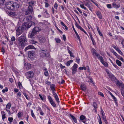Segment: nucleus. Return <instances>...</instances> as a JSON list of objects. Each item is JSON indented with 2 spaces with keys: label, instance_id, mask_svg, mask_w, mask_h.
Here are the masks:
<instances>
[{
  "label": "nucleus",
  "instance_id": "obj_1",
  "mask_svg": "<svg viewBox=\"0 0 124 124\" xmlns=\"http://www.w3.org/2000/svg\"><path fill=\"white\" fill-rule=\"evenodd\" d=\"M23 21L24 24H23L21 26H19V25L17 26V28L16 30L17 37L22 34L24 30H25L26 28H28L31 26L35 25L34 22H36V20L34 17L30 15L25 17Z\"/></svg>",
  "mask_w": 124,
  "mask_h": 124
},
{
  "label": "nucleus",
  "instance_id": "obj_2",
  "mask_svg": "<svg viewBox=\"0 0 124 124\" xmlns=\"http://www.w3.org/2000/svg\"><path fill=\"white\" fill-rule=\"evenodd\" d=\"M16 40L17 45L22 48L24 47L25 43L27 41L26 36L24 35H22L17 38Z\"/></svg>",
  "mask_w": 124,
  "mask_h": 124
},
{
  "label": "nucleus",
  "instance_id": "obj_3",
  "mask_svg": "<svg viewBox=\"0 0 124 124\" xmlns=\"http://www.w3.org/2000/svg\"><path fill=\"white\" fill-rule=\"evenodd\" d=\"M6 5L7 8L10 10H16L19 7V4L13 1L7 2Z\"/></svg>",
  "mask_w": 124,
  "mask_h": 124
},
{
  "label": "nucleus",
  "instance_id": "obj_4",
  "mask_svg": "<svg viewBox=\"0 0 124 124\" xmlns=\"http://www.w3.org/2000/svg\"><path fill=\"white\" fill-rule=\"evenodd\" d=\"M40 55L42 57H47L49 55L47 51L46 50H42L40 51Z\"/></svg>",
  "mask_w": 124,
  "mask_h": 124
},
{
  "label": "nucleus",
  "instance_id": "obj_5",
  "mask_svg": "<svg viewBox=\"0 0 124 124\" xmlns=\"http://www.w3.org/2000/svg\"><path fill=\"white\" fill-rule=\"evenodd\" d=\"M33 11V9L32 7L29 6L27 9L25 10V15H26L31 14Z\"/></svg>",
  "mask_w": 124,
  "mask_h": 124
},
{
  "label": "nucleus",
  "instance_id": "obj_6",
  "mask_svg": "<svg viewBox=\"0 0 124 124\" xmlns=\"http://www.w3.org/2000/svg\"><path fill=\"white\" fill-rule=\"evenodd\" d=\"M37 33L32 30L30 31L28 35V37L30 38L33 39L35 38Z\"/></svg>",
  "mask_w": 124,
  "mask_h": 124
},
{
  "label": "nucleus",
  "instance_id": "obj_7",
  "mask_svg": "<svg viewBox=\"0 0 124 124\" xmlns=\"http://www.w3.org/2000/svg\"><path fill=\"white\" fill-rule=\"evenodd\" d=\"M48 99L52 106L54 107H56V105L55 102L53 101L51 97L50 96H48Z\"/></svg>",
  "mask_w": 124,
  "mask_h": 124
},
{
  "label": "nucleus",
  "instance_id": "obj_8",
  "mask_svg": "<svg viewBox=\"0 0 124 124\" xmlns=\"http://www.w3.org/2000/svg\"><path fill=\"white\" fill-rule=\"evenodd\" d=\"M33 73L32 71H29L26 74V75L27 78H31L33 77Z\"/></svg>",
  "mask_w": 124,
  "mask_h": 124
},
{
  "label": "nucleus",
  "instance_id": "obj_9",
  "mask_svg": "<svg viewBox=\"0 0 124 124\" xmlns=\"http://www.w3.org/2000/svg\"><path fill=\"white\" fill-rule=\"evenodd\" d=\"M78 65L76 64H75L72 67V75H74L76 72L77 68V67Z\"/></svg>",
  "mask_w": 124,
  "mask_h": 124
},
{
  "label": "nucleus",
  "instance_id": "obj_10",
  "mask_svg": "<svg viewBox=\"0 0 124 124\" xmlns=\"http://www.w3.org/2000/svg\"><path fill=\"white\" fill-rule=\"evenodd\" d=\"M91 51L92 54L94 57L95 56H97L98 58H99V54H98L96 52V51L94 48H93L92 49Z\"/></svg>",
  "mask_w": 124,
  "mask_h": 124
},
{
  "label": "nucleus",
  "instance_id": "obj_11",
  "mask_svg": "<svg viewBox=\"0 0 124 124\" xmlns=\"http://www.w3.org/2000/svg\"><path fill=\"white\" fill-rule=\"evenodd\" d=\"M34 52L33 51H29L28 52V56L30 58H33L34 57Z\"/></svg>",
  "mask_w": 124,
  "mask_h": 124
},
{
  "label": "nucleus",
  "instance_id": "obj_12",
  "mask_svg": "<svg viewBox=\"0 0 124 124\" xmlns=\"http://www.w3.org/2000/svg\"><path fill=\"white\" fill-rule=\"evenodd\" d=\"M86 117L85 116L83 115H82L80 116V119L81 120H83V122L85 124H87V123H85V121H84L85 120V119Z\"/></svg>",
  "mask_w": 124,
  "mask_h": 124
},
{
  "label": "nucleus",
  "instance_id": "obj_13",
  "mask_svg": "<svg viewBox=\"0 0 124 124\" xmlns=\"http://www.w3.org/2000/svg\"><path fill=\"white\" fill-rule=\"evenodd\" d=\"M34 46L31 45H29L25 48L24 50L26 51L29 49H34Z\"/></svg>",
  "mask_w": 124,
  "mask_h": 124
},
{
  "label": "nucleus",
  "instance_id": "obj_14",
  "mask_svg": "<svg viewBox=\"0 0 124 124\" xmlns=\"http://www.w3.org/2000/svg\"><path fill=\"white\" fill-rule=\"evenodd\" d=\"M76 26L79 29H80V30L83 31L86 34H87V33L84 31V30L79 25L77 24H76Z\"/></svg>",
  "mask_w": 124,
  "mask_h": 124
},
{
  "label": "nucleus",
  "instance_id": "obj_15",
  "mask_svg": "<svg viewBox=\"0 0 124 124\" xmlns=\"http://www.w3.org/2000/svg\"><path fill=\"white\" fill-rule=\"evenodd\" d=\"M39 42L41 43H44L46 41V39L45 37H41L39 38Z\"/></svg>",
  "mask_w": 124,
  "mask_h": 124
},
{
  "label": "nucleus",
  "instance_id": "obj_16",
  "mask_svg": "<svg viewBox=\"0 0 124 124\" xmlns=\"http://www.w3.org/2000/svg\"><path fill=\"white\" fill-rule=\"evenodd\" d=\"M112 5L113 7L116 8H119L120 7V5L119 4H117L115 2H113L112 4Z\"/></svg>",
  "mask_w": 124,
  "mask_h": 124
},
{
  "label": "nucleus",
  "instance_id": "obj_17",
  "mask_svg": "<svg viewBox=\"0 0 124 124\" xmlns=\"http://www.w3.org/2000/svg\"><path fill=\"white\" fill-rule=\"evenodd\" d=\"M97 16L100 19L102 18V16L101 12L99 11H97L96 12Z\"/></svg>",
  "mask_w": 124,
  "mask_h": 124
},
{
  "label": "nucleus",
  "instance_id": "obj_18",
  "mask_svg": "<svg viewBox=\"0 0 124 124\" xmlns=\"http://www.w3.org/2000/svg\"><path fill=\"white\" fill-rule=\"evenodd\" d=\"M55 85L54 84H52L50 86V87L52 91V92H54L55 90Z\"/></svg>",
  "mask_w": 124,
  "mask_h": 124
},
{
  "label": "nucleus",
  "instance_id": "obj_19",
  "mask_svg": "<svg viewBox=\"0 0 124 124\" xmlns=\"http://www.w3.org/2000/svg\"><path fill=\"white\" fill-rule=\"evenodd\" d=\"M28 3L29 4V6H30L32 7V6H33L35 4V2L31 0Z\"/></svg>",
  "mask_w": 124,
  "mask_h": 124
},
{
  "label": "nucleus",
  "instance_id": "obj_20",
  "mask_svg": "<svg viewBox=\"0 0 124 124\" xmlns=\"http://www.w3.org/2000/svg\"><path fill=\"white\" fill-rule=\"evenodd\" d=\"M72 28L73 29L75 33L76 34V35L77 37L79 39V40L80 41V37L79 35H78V34L77 32V31H76V30H75L74 27V26L73 25L72 26Z\"/></svg>",
  "mask_w": 124,
  "mask_h": 124
},
{
  "label": "nucleus",
  "instance_id": "obj_21",
  "mask_svg": "<svg viewBox=\"0 0 124 124\" xmlns=\"http://www.w3.org/2000/svg\"><path fill=\"white\" fill-rule=\"evenodd\" d=\"M80 87L82 90L83 91H85L86 90V87L85 85L84 84L81 85Z\"/></svg>",
  "mask_w": 124,
  "mask_h": 124
},
{
  "label": "nucleus",
  "instance_id": "obj_22",
  "mask_svg": "<svg viewBox=\"0 0 124 124\" xmlns=\"http://www.w3.org/2000/svg\"><path fill=\"white\" fill-rule=\"evenodd\" d=\"M32 30L35 32L36 33L37 32H38L40 30L39 28L37 27H35Z\"/></svg>",
  "mask_w": 124,
  "mask_h": 124
},
{
  "label": "nucleus",
  "instance_id": "obj_23",
  "mask_svg": "<svg viewBox=\"0 0 124 124\" xmlns=\"http://www.w3.org/2000/svg\"><path fill=\"white\" fill-rule=\"evenodd\" d=\"M93 106L94 108V110H95V112H96V109L97 108V104L95 102H93Z\"/></svg>",
  "mask_w": 124,
  "mask_h": 124
},
{
  "label": "nucleus",
  "instance_id": "obj_24",
  "mask_svg": "<svg viewBox=\"0 0 124 124\" xmlns=\"http://www.w3.org/2000/svg\"><path fill=\"white\" fill-rule=\"evenodd\" d=\"M117 85L119 86L121 88L124 87V85L122 83H120L119 82H117Z\"/></svg>",
  "mask_w": 124,
  "mask_h": 124
},
{
  "label": "nucleus",
  "instance_id": "obj_25",
  "mask_svg": "<svg viewBox=\"0 0 124 124\" xmlns=\"http://www.w3.org/2000/svg\"><path fill=\"white\" fill-rule=\"evenodd\" d=\"M114 47L117 51H118L121 55H122L123 54L122 52L119 48L116 46Z\"/></svg>",
  "mask_w": 124,
  "mask_h": 124
},
{
  "label": "nucleus",
  "instance_id": "obj_26",
  "mask_svg": "<svg viewBox=\"0 0 124 124\" xmlns=\"http://www.w3.org/2000/svg\"><path fill=\"white\" fill-rule=\"evenodd\" d=\"M25 66L27 69L28 70L30 69L31 68V64L29 63H28Z\"/></svg>",
  "mask_w": 124,
  "mask_h": 124
},
{
  "label": "nucleus",
  "instance_id": "obj_27",
  "mask_svg": "<svg viewBox=\"0 0 124 124\" xmlns=\"http://www.w3.org/2000/svg\"><path fill=\"white\" fill-rule=\"evenodd\" d=\"M8 15L9 16H16V13L14 12H8Z\"/></svg>",
  "mask_w": 124,
  "mask_h": 124
},
{
  "label": "nucleus",
  "instance_id": "obj_28",
  "mask_svg": "<svg viewBox=\"0 0 124 124\" xmlns=\"http://www.w3.org/2000/svg\"><path fill=\"white\" fill-rule=\"evenodd\" d=\"M70 116L73 119V121L75 123H76L77 122V119L74 116L72 115L71 114H70Z\"/></svg>",
  "mask_w": 124,
  "mask_h": 124
},
{
  "label": "nucleus",
  "instance_id": "obj_29",
  "mask_svg": "<svg viewBox=\"0 0 124 124\" xmlns=\"http://www.w3.org/2000/svg\"><path fill=\"white\" fill-rule=\"evenodd\" d=\"M87 78L89 79L88 81V82H90L92 83H93V82L92 80V78L90 77H87Z\"/></svg>",
  "mask_w": 124,
  "mask_h": 124
},
{
  "label": "nucleus",
  "instance_id": "obj_30",
  "mask_svg": "<svg viewBox=\"0 0 124 124\" xmlns=\"http://www.w3.org/2000/svg\"><path fill=\"white\" fill-rule=\"evenodd\" d=\"M116 63L117 65L119 66H120L121 65V62L119 60H116Z\"/></svg>",
  "mask_w": 124,
  "mask_h": 124
},
{
  "label": "nucleus",
  "instance_id": "obj_31",
  "mask_svg": "<svg viewBox=\"0 0 124 124\" xmlns=\"http://www.w3.org/2000/svg\"><path fill=\"white\" fill-rule=\"evenodd\" d=\"M30 43L31 44H35L36 43H38L37 42L33 40H30Z\"/></svg>",
  "mask_w": 124,
  "mask_h": 124
},
{
  "label": "nucleus",
  "instance_id": "obj_32",
  "mask_svg": "<svg viewBox=\"0 0 124 124\" xmlns=\"http://www.w3.org/2000/svg\"><path fill=\"white\" fill-rule=\"evenodd\" d=\"M107 73L108 74V75L110 78H115L114 76L111 73H110L108 72H107Z\"/></svg>",
  "mask_w": 124,
  "mask_h": 124
},
{
  "label": "nucleus",
  "instance_id": "obj_33",
  "mask_svg": "<svg viewBox=\"0 0 124 124\" xmlns=\"http://www.w3.org/2000/svg\"><path fill=\"white\" fill-rule=\"evenodd\" d=\"M1 113L2 114V119L3 120H4L6 117L5 116V114L4 112L3 111Z\"/></svg>",
  "mask_w": 124,
  "mask_h": 124
},
{
  "label": "nucleus",
  "instance_id": "obj_34",
  "mask_svg": "<svg viewBox=\"0 0 124 124\" xmlns=\"http://www.w3.org/2000/svg\"><path fill=\"white\" fill-rule=\"evenodd\" d=\"M101 63L105 67H107L108 66V63L105 62L104 61Z\"/></svg>",
  "mask_w": 124,
  "mask_h": 124
},
{
  "label": "nucleus",
  "instance_id": "obj_35",
  "mask_svg": "<svg viewBox=\"0 0 124 124\" xmlns=\"http://www.w3.org/2000/svg\"><path fill=\"white\" fill-rule=\"evenodd\" d=\"M108 92L111 95V96L113 98L114 100L115 101L116 100V97L112 94V93L109 91H108Z\"/></svg>",
  "mask_w": 124,
  "mask_h": 124
},
{
  "label": "nucleus",
  "instance_id": "obj_36",
  "mask_svg": "<svg viewBox=\"0 0 124 124\" xmlns=\"http://www.w3.org/2000/svg\"><path fill=\"white\" fill-rule=\"evenodd\" d=\"M85 5L87 7H88L89 8V9L90 10H92L91 9V8L89 4H88V3H86L85 4Z\"/></svg>",
  "mask_w": 124,
  "mask_h": 124
},
{
  "label": "nucleus",
  "instance_id": "obj_37",
  "mask_svg": "<svg viewBox=\"0 0 124 124\" xmlns=\"http://www.w3.org/2000/svg\"><path fill=\"white\" fill-rule=\"evenodd\" d=\"M39 96L40 97V98L41 99V100L43 101L45 97V96L44 95H43V96H42L40 94H39Z\"/></svg>",
  "mask_w": 124,
  "mask_h": 124
},
{
  "label": "nucleus",
  "instance_id": "obj_38",
  "mask_svg": "<svg viewBox=\"0 0 124 124\" xmlns=\"http://www.w3.org/2000/svg\"><path fill=\"white\" fill-rule=\"evenodd\" d=\"M72 62L73 61L72 60H70L67 62L66 63L67 65L68 66H69L70 64V63H72Z\"/></svg>",
  "mask_w": 124,
  "mask_h": 124
},
{
  "label": "nucleus",
  "instance_id": "obj_39",
  "mask_svg": "<svg viewBox=\"0 0 124 124\" xmlns=\"http://www.w3.org/2000/svg\"><path fill=\"white\" fill-rule=\"evenodd\" d=\"M54 98H55V100L58 103H59L60 102V101H59V99L58 98V96H57L56 97H54Z\"/></svg>",
  "mask_w": 124,
  "mask_h": 124
},
{
  "label": "nucleus",
  "instance_id": "obj_40",
  "mask_svg": "<svg viewBox=\"0 0 124 124\" xmlns=\"http://www.w3.org/2000/svg\"><path fill=\"white\" fill-rule=\"evenodd\" d=\"M99 59H100V61L101 62V63L104 61V60L102 57L101 56H100V55L99 56Z\"/></svg>",
  "mask_w": 124,
  "mask_h": 124
},
{
  "label": "nucleus",
  "instance_id": "obj_41",
  "mask_svg": "<svg viewBox=\"0 0 124 124\" xmlns=\"http://www.w3.org/2000/svg\"><path fill=\"white\" fill-rule=\"evenodd\" d=\"M11 104L9 103H8L7 105L6 106V108H7L8 109H9L11 107Z\"/></svg>",
  "mask_w": 124,
  "mask_h": 124
},
{
  "label": "nucleus",
  "instance_id": "obj_42",
  "mask_svg": "<svg viewBox=\"0 0 124 124\" xmlns=\"http://www.w3.org/2000/svg\"><path fill=\"white\" fill-rule=\"evenodd\" d=\"M121 94L122 95H124V87L121 88Z\"/></svg>",
  "mask_w": 124,
  "mask_h": 124
},
{
  "label": "nucleus",
  "instance_id": "obj_43",
  "mask_svg": "<svg viewBox=\"0 0 124 124\" xmlns=\"http://www.w3.org/2000/svg\"><path fill=\"white\" fill-rule=\"evenodd\" d=\"M44 75L46 76H47L48 75V73L46 69V70L45 72H44Z\"/></svg>",
  "mask_w": 124,
  "mask_h": 124
},
{
  "label": "nucleus",
  "instance_id": "obj_44",
  "mask_svg": "<svg viewBox=\"0 0 124 124\" xmlns=\"http://www.w3.org/2000/svg\"><path fill=\"white\" fill-rule=\"evenodd\" d=\"M80 6L81 8H82L84 9L85 10L86 9V8L85 7L84 5V4H80Z\"/></svg>",
  "mask_w": 124,
  "mask_h": 124
},
{
  "label": "nucleus",
  "instance_id": "obj_45",
  "mask_svg": "<svg viewBox=\"0 0 124 124\" xmlns=\"http://www.w3.org/2000/svg\"><path fill=\"white\" fill-rule=\"evenodd\" d=\"M8 120L10 123H11L13 120V118L12 117H9L8 118Z\"/></svg>",
  "mask_w": 124,
  "mask_h": 124
},
{
  "label": "nucleus",
  "instance_id": "obj_46",
  "mask_svg": "<svg viewBox=\"0 0 124 124\" xmlns=\"http://www.w3.org/2000/svg\"><path fill=\"white\" fill-rule=\"evenodd\" d=\"M8 90V88L7 87H5V89H3L2 90V92L4 93L6 92H7Z\"/></svg>",
  "mask_w": 124,
  "mask_h": 124
},
{
  "label": "nucleus",
  "instance_id": "obj_47",
  "mask_svg": "<svg viewBox=\"0 0 124 124\" xmlns=\"http://www.w3.org/2000/svg\"><path fill=\"white\" fill-rule=\"evenodd\" d=\"M55 40L56 42L58 43H60L61 42L60 40L58 38H55Z\"/></svg>",
  "mask_w": 124,
  "mask_h": 124
},
{
  "label": "nucleus",
  "instance_id": "obj_48",
  "mask_svg": "<svg viewBox=\"0 0 124 124\" xmlns=\"http://www.w3.org/2000/svg\"><path fill=\"white\" fill-rule=\"evenodd\" d=\"M18 84L20 88H21L22 87V85L21 84L20 82H18Z\"/></svg>",
  "mask_w": 124,
  "mask_h": 124
},
{
  "label": "nucleus",
  "instance_id": "obj_49",
  "mask_svg": "<svg viewBox=\"0 0 124 124\" xmlns=\"http://www.w3.org/2000/svg\"><path fill=\"white\" fill-rule=\"evenodd\" d=\"M11 40L12 41H15L16 40V38L14 37L13 36L11 38Z\"/></svg>",
  "mask_w": 124,
  "mask_h": 124
},
{
  "label": "nucleus",
  "instance_id": "obj_50",
  "mask_svg": "<svg viewBox=\"0 0 124 124\" xmlns=\"http://www.w3.org/2000/svg\"><path fill=\"white\" fill-rule=\"evenodd\" d=\"M80 70H86V68L85 67H80L79 68Z\"/></svg>",
  "mask_w": 124,
  "mask_h": 124
},
{
  "label": "nucleus",
  "instance_id": "obj_51",
  "mask_svg": "<svg viewBox=\"0 0 124 124\" xmlns=\"http://www.w3.org/2000/svg\"><path fill=\"white\" fill-rule=\"evenodd\" d=\"M54 7L56 9H57V8L58 7V5L57 3H55Z\"/></svg>",
  "mask_w": 124,
  "mask_h": 124
},
{
  "label": "nucleus",
  "instance_id": "obj_52",
  "mask_svg": "<svg viewBox=\"0 0 124 124\" xmlns=\"http://www.w3.org/2000/svg\"><path fill=\"white\" fill-rule=\"evenodd\" d=\"M21 93L20 92H19L17 94V96L18 97H20L21 96Z\"/></svg>",
  "mask_w": 124,
  "mask_h": 124
},
{
  "label": "nucleus",
  "instance_id": "obj_53",
  "mask_svg": "<svg viewBox=\"0 0 124 124\" xmlns=\"http://www.w3.org/2000/svg\"><path fill=\"white\" fill-rule=\"evenodd\" d=\"M107 7L109 8H111V4H108L107 5Z\"/></svg>",
  "mask_w": 124,
  "mask_h": 124
},
{
  "label": "nucleus",
  "instance_id": "obj_54",
  "mask_svg": "<svg viewBox=\"0 0 124 124\" xmlns=\"http://www.w3.org/2000/svg\"><path fill=\"white\" fill-rule=\"evenodd\" d=\"M31 115L32 116L33 118L35 117V116L32 110H31Z\"/></svg>",
  "mask_w": 124,
  "mask_h": 124
},
{
  "label": "nucleus",
  "instance_id": "obj_55",
  "mask_svg": "<svg viewBox=\"0 0 124 124\" xmlns=\"http://www.w3.org/2000/svg\"><path fill=\"white\" fill-rule=\"evenodd\" d=\"M22 116L21 112H19L18 114V118H20Z\"/></svg>",
  "mask_w": 124,
  "mask_h": 124
},
{
  "label": "nucleus",
  "instance_id": "obj_56",
  "mask_svg": "<svg viewBox=\"0 0 124 124\" xmlns=\"http://www.w3.org/2000/svg\"><path fill=\"white\" fill-rule=\"evenodd\" d=\"M98 94L102 96V97L104 96V95L101 92H99L98 93Z\"/></svg>",
  "mask_w": 124,
  "mask_h": 124
},
{
  "label": "nucleus",
  "instance_id": "obj_57",
  "mask_svg": "<svg viewBox=\"0 0 124 124\" xmlns=\"http://www.w3.org/2000/svg\"><path fill=\"white\" fill-rule=\"evenodd\" d=\"M52 93L53 94L54 97H56L57 96V94L54 92H53Z\"/></svg>",
  "mask_w": 124,
  "mask_h": 124
},
{
  "label": "nucleus",
  "instance_id": "obj_58",
  "mask_svg": "<svg viewBox=\"0 0 124 124\" xmlns=\"http://www.w3.org/2000/svg\"><path fill=\"white\" fill-rule=\"evenodd\" d=\"M101 112L102 116L104 115V111H103L102 108H101Z\"/></svg>",
  "mask_w": 124,
  "mask_h": 124
},
{
  "label": "nucleus",
  "instance_id": "obj_59",
  "mask_svg": "<svg viewBox=\"0 0 124 124\" xmlns=\"http://www.w3.org/2000/svg\"><path fill=\"white\" fill-rule=\"evenodd\" d=\"M77 10L79 11V12L80 13H82V11L80 9V8L78 7L77 8Z\"/></svg>",
  "mask_w": 124,
  "mask_h": 124
},
{
  "label": "nucleus",
  "instance_id": "obj_60",
  "mask_svg": "<svg viewBox=\"0 0 124 124\" xmlns=\"http://www.w3.org/2000/svg\"><path fill=\"white\" fill-rule=\"evenodd\" d=\"M60 67L62 69H64L65 67V66H62V64L61 63L60 64Z\"/></svg>",
  "mask_w": 124,
  "mask_h": 124
},
{
  "label": "nucleus",
  "instance_id": "obj_61",
  "mask_svg": "<svg viewBox=\"0 0 124 124\" xmlns=\"http://www.w3.org/2000/svg\"><path fill=\"white\" fill-rule=\"evenodd\" d=\"M1 51L3 52V54H4L5 52V50L3 47H2L1 49Z\"/></svg>",
  "mask_w": 124,
  "mask_h": 124
},
{
  "label": "nucleus",
  "instance_id": "obj_62",
  "mask_svg": "<svg viewBox=\"0 0 124 124\" xmlns=\"http://www.w3.org/2000/svg\"><path fill=\"white\" fill-rule=\"evenodd\" d=\"M62 37L63 38V39L64 40V41H65L66 39L65 35H63Z\"/></svg>",
  "mask_w": 124,
  "mask_h": 124
},
{
  "label": "nucleus",
  "instance_id": "obj_63",
  "mask_svg": "<svg viewBox=\"0 0 124 124\" xmlns=\"http://www.w3.org/2000/svg\"><path fill=\"white\" fill-rule=\"evenodd\" d=\"M23 94L24 95V96L25 97L26 99L28 100V97L27 96L26 93H23Z\"/></svg>",
  "mask_w": 124,
  "mask_h": 124
},
{
  "label": "nucleus",
  "instance_id": "obj_64",
  "mask_svg": "<svg viewBox=\"0 0 124 124\" xmlns=\"http://www.w3.org/2000/svg\"><path fill=\"white\" fill-rule=\"evenodd\" d=\"M113 53L115 56H117V54L115 51H113Z\"/></svg>",
  "mask_w": 124,
  "mask_h": 124
}]
</instances>
